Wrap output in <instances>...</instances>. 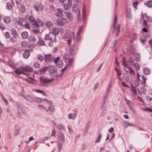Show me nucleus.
Returning a JSON list of instances; mask_svg holds the SVG:
<instances>
[{
    "label": "nucleus",
    "mask_w": 152,
    "mask_h": 152,
    "mask_svg": "<svg viewBox=\"0 0 152 152\" xmlns=\"http://www.w3.org/2000/svg\"><path fill=\"white\" fill-rule=\"evenodd\" d=\"M140 56L138 53H136L135 54V59L137 62L139 61L140 59Z\"/></svg>",
    "instance_id": "72a5a7b5"
},
{
    "label": "nucleus",
    "mask_w": 152,
    "mask_h": 152,
    "mask_svg": "<svg viewBox=\"0 0 152 152\" xmlns=\"http://www.w3.org/2000/svg\"><path fill=\"white\" fill-rule=\"evenodd\" d=\"M37 59L39 60L40 61H42L44 59L43 57L40 55H38Z\"/></svg>",
    "instance_id": "de8ad7c7"
},
{
    "label": "nucleus",
    "mask_w": 152,
    "mask_h": 152,
    "mask_svg": "<svg viewBox=\"0 0 152 152\" xmlns=\"http://www.w3.org/2000/svg\"><path fill=\"white\" fill-rule=\"evenodd\" d=\"M61 19L63 23V24L68 22V20L66 18H62Z\"/></svg>",
    "instance_id": "052dcab7"
},
{
    "label": "nucleus",
    "mask_w": 152,
    "mask_h": 152,
    "mask_svg": "<svg viewBox=\"0 0 152 152\" xmlns=\"http://www.w3.org/2000/svg\"><path fill=\"white\" fill-rule=\"evenodd\" d=\"M21 37L22 38L24 39H26L28 36V33L26 31L23 32L21 34Z\"/></svg>",
    "instance_id": "a211bd4d"
},
{
    "label": "nucleus",
    "mask_w": 152,
    "mask_h": 152,
    "mask_svg": "<svg viewBox=\"0 0 152 152\" xmlns=\"http://www.w3.org/2000/svg\"><path fill=\"white\" fill-rule=\"evenodd\" d=\"M21 46L24 47H25L27 45V43L25 41H23L21 43Z\"/></svg>",
    "instance_id": "0e129e2a"
},
{
    "label": "nucleus",
    "mask_w": 152,
    "mask_h": 152,
    "mask_svg": "<svg viewBox=\"0 0 152 152\" xmlns=\"http://www.w3.org/2000/svg\"><path fill=\"white\" fill-rule=\"evenodd\" d=\"M16 37H11L10 38V41L11 42L13 43H14L16 42Z\"/></svg>",
    "instance_id": "a18cd8bd"
},
{
    "label": "nucleus",
    "mask_w": 152,
    "mask_h": 152,
    "mask_svg": "<svg viewBox=\"0 0 152 152\" xmlns=\"http://www.w3.org/2000/svg\"><path fill=\"white\" fill-rule=\"evenodd\" d=\"M126 15L127 17H130L131 16V11L130 8H127L126 10Z\"/></svg>",
    "instance_id": "cd10ccee"
},
{
    "label": "nucleus",
    "mask_w": 152,
    "mask_h": 152,
    "mask_svg": "<svg viewBox=\"0 0 152 152\" xmlns=\"http://www.w3.org/2000/svg\"><path fill=\"white\" fill-rule=\"evenodd\" d=\"M12 8V7L10 3H7V4L6 8L8 10H10Z\"/></svg>",
    "instance_id": "603ef678"
},
{
    "label": "nucleus",
    "mask_w": 152,
    "mask_h": 152,
    "mask_svg": "<svg viewBox=\"0 0 152 152\" xmlns=\"http://www.w3.org/2000/svg\"><path fill=\"white\" fill-rule=\"evenodd\" d=\"M3 20L5 23H8L10 22L11 19L10 17L6 16L4 18Z\"/></svg>",
    "instance_id": "6ab92c4d"
},
{
    "label": "nucleus",
    "mask_w": 152,
    "mask_h": 152,
    "mask_svg": "<svg viewBox=\"0 0 152 152\" xmlns=\"http://www.w3.org/2000/svg\"><path fill=\"white\" fill-rule=\"evenodd\" d=\"M52 30L53 33V34L55 35H56V34H58L59 33V30L58 29L54 27L53 28Z\"/></svg>",
    "instance_id": "393cba45"
},
{
    "label": "nucleus",
    "mask_w": 152,
    "mask_h": 152,
    "mask_svg": "<svg viewBox=\"0 0 152 152\" xmlns=\"http://www.w3.org/2000/svg\"><path fill=\"white\" fill-rule=\"evenodd\" d=\"M56 23L57 25L59 26H63L64 25L63 23L62 22V19H58L56 20Z\"/></svg>",
    "instance_id": "58836bf2"
},
{
    "label": "nucleus",
    "mask_w": 152,
    "mask_h": 152,
    "mask_svg": "<svg viewBox=\"0 0 152 152\" xmlns=\"http://www.w3.org/2000/svg\"><path fill=\"white\" fill-rule=\"evenodd\" d=\"M34 91L37 93L42 94H43L44 92V91L40 90H35Z\"/></svg>",
    "instance_id": "bf43d9fd"
},
{
    "label": "nucleus",
    "mask_w": 152,
    "mask_h": 152,
    "mask_svg": "<svg viewBox=\"0 0 152 152\" xmlns=\"http://www.w3.org/2000/svg\"><path fill=\"white\" fill-rule=\"evenodd\" d=\"M33 66L35 68L38 69L40 67V65L39 62H35Z\"/></svg>",
    "instance_id": "ea45409f"
},
{
    "label": "nucleus",
    "mask_w": 152,
    "mask_h": 152,
    "mask_svg": "<svg viewBox=\"0 0 152 152\" xmlns=\"http://www.w3.org/2000/svg\"><path fill=\"white\" fill-rule=\"evenodd\" d=\"M74 61V59L72 57L71 58H69V59L67 61V63L69 65H70L72 64L73 63V62Z\"/></svg>",
    "instance_id": "473e14b6"
},
{
    "label": "nucleus",
    "mask_w": 152,
    "mask_h": 152,
    "mask_svg": "<svg viewBox=\"0 0 152 152\" xmlns=\"http://www.w3.org/2000/svg\"><path fill=\"white\" fill-rule=\"evenodd\" d=\"M82 27H80L78 29V30L77 33V36L78 37H79V34H80V32H81V31H82Z\"/></svg>",
    "instance_id": "338daca9"
},
{
    "label": "nucleus",
    "mask_w": 152,
    "mask_h": 152,
    "mask_svg": "<svg viewBox=\"0 0 152 152\" xmlns=\"http://www.w3.org/2000/svg\"><path fill=\"white\" fill-rule=\"evenodd\" d=\"M128 70V71H127L125 69V70L127 72H129L130 74H132L134 75H135V72L134 70L131 67L127 66V68Z\"/></svg>",
    "instance_id": "4468645a"
},
{
    "label": "nucleus",
    "mask_w": 152,
    "mask_h": 152,
    "mask_svg": "<svg viewBox=\"0 0 152 152\" xmlns=\"http://www.w3.org/2000/svg\"><path fill=\"white\" fill-rule=\"evenodd\" d=\"M129 123L126 121H124L122 123V125L125 128L129 126Z\"/></svg>",
    "instance_id": "79ce46f5"
},
{
    "label": "nucleus",
    "mask_w": 152,
    "mask_h": 152,
    "mask_svg": "<svg viewBox=\"0 0 152 152\" xmlns=\"http://www.w3.org/2000/svg\"><path fill=\"white\" fill-rule=\"evenodd\" d=\"M58 134L59 139L62 142H63L65 140V138L63 134L60 132H59Z\"/></svg>",
    "instance_id": "dca6fc26"
},
{
    "label": "nucleus",
    "mask_w": 152,
    "mask_h": 152,
    "mask_svg": "<svg viewBox=\"0 0 152 152\" xmlns=\"http://www.w3.org/2000/svg\"><path fill=\"white\" fill-rule=\"evenodd\" d=\"M44 39L45 40L53 41L56 39V36L53 34L52 33L50 32L48 34H45Z\"/></svg>",
    "instance_id": "f03ea898"
},
{
    "label": "nucleus",
    "mask_w": 152,
    "mask_h": 152,
    "mask_svg": "<svg viewBox=\"0 0 152 152\" xmlns=\"http://www.w3.org/2000/svg\"><path fill=\"white\" fill-rule=\"evenodd\" d=\"M144 15L146 18L147 21L149 23L151 22L152 20V18L148 16L147 14H145Z\"/></svg>",
    "instance_id": "a19ab883"
},
{
    "label": "nucleus",
    "mask_w": 152,
    "mask_h": 152,
    "mask_svg": "<svg viewBox=\"0 0 152 152\" xmlns=\"http://www.w3.org/2000/svg\"><path fill=\"white\" fill-rule=\"evenodd\" d=\"M29 20L30 23H32V25L33 26H34V22H36L34 17L33 16H30L29 18Z\"/></svg>",
    "instance_id": "c85d7f7f"
},
{
    "label": "nucleus",
    "mask_w": 152,
    "mask_h": 152,
    "mask_svg": "<svg viewBox=\"0 0 152 152\" xmlns=\"http://www.w3.org/2000/svg\"><path fill=\"white\" fill-rule=\"evenodd\" d=\"M69 58V55L68 53L66 54L63 56V59L66 62H67Z\"/></svg>",
    "instance_id": "aec40b11"
},
{
    "label": "nucleus",
    "mask_w": 152,
    "mask_h": 152,
    "mask_svg": "<svg viewBox=\"0 0 152 152\" xmlns=\"http://www.w3.org/2000/svg\"><path fill=\"white\" fill-rule=\"evenodd\" d=\"M137 76L138 80L140 81L142 84L145 83L146 79L143 76H140L139 73L137 74Z\"/></svg>",
    "instance_id": "423d86ee"
},
{
    "label": "nucleus",
    "mask_w": 152,
    "mask_h": 152,
    "mask_svg": "<svg viewBox=\"0 0 152 152\" xmlns=\"http://www.w3.org/2000/svg\"><path fill=\"white\" fill-rule=\"evenodd\" d=\"M38 44L39 45H45L44 42L43 40H39L38 42Z\"/></svg>",
    "instance_id": "49530a36"
},
{
    "label": "nucleus",
    "mask_w": 152,
    "mask_h": 152,
    "mask_svg": "<svg viewBox=\"0 0 152 152\" xmlns=\"http://www.w3.org/2000/svg\"><path fill=\"white\" fill-rule=\"evenodd\" d=\"M122 64L124 67L127 68V66H129L126 63L125 60V58H123V61L122 62Z\"/></svg>",
    "instance_id": "c03bdc74"
},
{
    "label": "nucleus",
    "mask_w": 152,
    "mask_h": 152,
    "mask_svg": "<svg viewBox=\"0 0 152 152\" xmlns=\"http://www.w3.org/2000/svg\"><path fill=\"white\" fill-rule=\"evenodd\" d=\"M39 79L41 82V83L40 84V85L41 86H44L45 84L52 82V80H49L42 77H40Z\"/></svg>",
    "instance_id": "20e7f679"
},
{
    "label": "nucleus",
    "mask_w": 152,
    "mask_h": 152,
    "mask_svg": "<svg viewBox=\"0 0 152 152\" xmlns=\"http://www.w3.org/2000/svg\"><path fill=\"white\" fill-rule=\"evenodd\" d=\"M75 48V46L74 45H72L70 48L69 49V53L70 55L71 56L74 55L75 54V53L74 52Z\"/></svg>",
    "instance_id": "f3484780"
},
{
    "label": "nucleus",
    "mask_w": 152,
    "mask_h": 152,
    "mask_svg": "<svg viewBox=\"0 0 152 152\" xmlns=\"http://www.w3.org/2000/svg\"><path fill=\"white\" fill-rule=\"evenodd\" d=\"M72 0H68L67 3L63 5L64 8L66 10H69V7H71L72 4Z\"/></svg>",
    "instance_id": "0eeeda50"
},
{
    "label": "nucleus",
    "mask_w": 152,
    "mask_h": 152,
    "mask_svg": "<svg viewBox=\"0 0 152 152\" xmlns=\"http://www.w3.org/2000/svg\"><path fill=\"white\" fill-rule=\"evenodd\" d=\"M138 91H139L140 94L142 93L145 94L146 92L145 88L144 86H143L140 89V91L139 90Z\"/></svg>",
    "instance_id": "5701e85b"
},
{
    "label": "nucleus",
    "mask_w": 152,
    "mask_h": 152,
    "mask_svg": "<svg viewBox=\"0 0 152 152\" xmlns=\"http://www.w3.org/2000/svg\"><path fill=\"white\" fill-rule=\"evenodd\" d=\"M42 100L40 98L38 97H35L34 98V102L41 103L42 102Z\"/></svg>",
    "instance_id": "4c0bfd02"
},
{
    "label": "nucleus",
    "mask_w": 152,
    "mask_h": 152,
    "mask_svg": "<svg viewBox=\"0 0 152 152\" xmlns=\"http://www.w3.org/2000/svg\"><path fill=\"white\" fill-rule=\"evenodd\" d=\"M130 50L131 53L132 54H134L135 53L134 49L133 47L131 46L130 47Z\"/></svg>",
    "instance_id": "864d4df0"
},
{
    "label": "nucleus",
    "mask_w": 152,
    "mask_h": 152,
    "mask_svg": "<svg viewBox=\"0 0 152 152\" xmlns=\"http://www.w3.org/2000/svg\"><path fill=\"white\" fill-rule=\"evenodd\" d=\"M137 36L136 34L134 33H132V38L131 41V42H132V41L134 40H135L137 38Z\"/></svg>",
    "instance_id": "37998d69"
},
{
    "label": "nucleus",
    "mask_w": 152,
    "mask_h": 152,
    "mask_svg": "<svg viewBox=\"0 0 152 152\" xmlns=\"http://www.w3.org/2000/svg\"><path fill=\"white\" fill-rule=\"evenodd\" d=\"M29 38V41L32 42H34L36 41L35 38L34 36H30Z\"/></svg>",
    "instance_id": "c9c22d12"
},
{
    "label": "nucleus",
    "mask_w": 152,
    "mask_h": 152,
    "mask_svg": "<svg viewBox=\"0 0 152 152\" xmlns=\"http://www.w3.org/2000/svg\"><path fill=\"white\" fill-rule=\"evenodd\" d=\"M64 14L66 17H67L71 21L72 20L73 16L71 12H64Z\"/></svg>",
    "instance_id": "f8f14e48"
},
{
    "label": "nucleus",
    "mask_w": 152,
    "mask_h": 152,
    "mask_svg": "<svg viewBox=\"0 0 152 152\" xmlns=\"http://www.w3.org/2000/svg\"><path fill=\"white\" fill-rule=\"evenodd\" d=\"M144 74L145 75H148L150 73V71L148 69L145 68L143 70Z\"/></svg>",
    "instance_id": "bb28decb"
},
{
    "label": "nucleus",
    "mask_w": 152,
    "mask_h": 152,
    "mask_svg": "<svg viewBox=\"0 0 152 152\" xmlns=\"http://www.w3.org/2000/svg\"><path fill=\"white\" fill-rule=\"evenodd\" d=\"M34 26L37 28H38L39 26H40L43 24V22L39 19H37V21L34 22Z\"/></svg>",
    "instance_id": "1a4fd4ad"
},
{
    "label": "nucleus",
    "mask_w": 152,
    "mask_h": 152,
    "mask_svg": "<svg viewBox=\"0 0 152 152\" xmlns=\"http://www.w3.org/2000/svg\"><path fill=\"white\" fill-rule=\"evenodd\" d=\"M145 4L149 7H152V1H149L146 2Z\"/></svg>",
    "instance_id": "2f4dec72"
},
{
    "label": "nucleus",
    "mask_w": 152,
    "mask_h": 152,
    "mask_svg": "<svg viewBox=\"0 0 152 152\" xmlns=\"http://www.w3.org/2000/svg\"><path fill=\"white\" fill-rule=\"evenodd\" d=\"M4 36L7 38H9L10 37V34L9 32H6L4 34Z\"/></svg>",
    "instance_id": "8fccbe9b"
},
{
    "label": "nucleus",
    "mask_w": 152,
    "mask_h": 152,
    "mask_svg": "<svg viewBox=\"0 0 152 152\" xmlns=\"http://www.w3.org/2000/svg\"><path fill=\"white\" fill-rule=\"evenodd\" d=\"M24 27L25 28L29 29L30 28V26L28 22H26L24 25Z\"/></svg>",
    "instance_id": "5fc2aeb1"
},
{
    "label": "nucleus",
    "mask_w": 152,
    "mask_h": 152,
    "mask_svg": "<svg viewBox=\"0 0 152 152\" xmlns=\"http://www.w3.org/2000/svg\"><path fill=\"white\" fill-rule=\"evenodd\" d=\"M133 67L134 69L137 71H138L140 69V66L138 64L136 63L134 64L133 65Z\"/></svg>",
    "instance_id": "b1692460"
},
{
    "label": "nucleus",
    "mask_w": 152,
    "mask_h": 152,
    "mask_svg": "<svg viewBox=\"0 0 152 152\" xmlns=\"http://www.w3.org/2000/svg\"><path fill=\"white\" fill-rule=\"evenodd\" d=\"M30 55V53L28 50H26L23 54V56L25 58H27Z\"/></svg>",
    "instance_id": "a878e982"
},
{
    "label": "nucleus",
    "mask_w": 152,
    "mask_h": 152,
    "mask_svg": "<svg viewBox=\"0 0 152 152\" xmlns=\"http://www.w3.org/2000/svg\"><path fill=\"white\" fill-rule=\"evenodd\" d=\"M44 58L46 62L48 61H51L53 59L52 55L50 54L45 55L44 56Z\"/></svg>",
    "instance_id": "6e6552de"
},
{
    "label": "nucleus",
    "mask_w": 152,
    "mask_h": 152,
    "mask_svg": "<svg viewBox=\"0 0 152 152\" xmlns=\"http://www.w3.org/2000/svg\"><path fill=\"white\" fill-rule=\"evenodd\" d=\"M57 128L59 129L62 130H64V128L62 125L60 124L57 127Z\"/></svg>",
    "instance_id": "6e6d98bb"
},
{
    "label": "nucleus",
    "mask_w": 152,
    "mask_h": 152,
    "mask_svg": "<svg viewBox=\"0 0 152 152\" xmlns=\"http://www.w3.org/2000/svg\"><path fill=\"white\" fill-rule=\"evenodd\" d=\"M17 108L18 110V113L20 116L25 115V112L23 106L20 104L17 105Z\"/></svg>",
    "instance_id": "7ed1b4c3"
},
{
    "label": "nucleus",
    "mask_w": 152,
    "mask_h": 152,
    "mask_svg": "<svg viewBox=\"0 0 152 152\" xmlns=\"http://www.w3.org/2000/svg\"><path fill=\"white\" fill-rule=\"evenodd\" d=\"M57 12L56 13V16L60 17H61L63 16L62 13L63 10L61 9H57Z\"/></svg>",
    "instance_id": "ddd939ff"
},
{
    "label": "nucleus",
    "mask_w": 152,
    "mask_h": 152,
    "mask_svg": "<svg viewBox=\"0 0 152 152\" xmlns=\"http://www.w3.org/2000/svg\"><path fill=\"white\" fill-rule=\"evenodd\" d=\"M11 33L14 37H17L18 36V33L16 30L15 29H12L11 30Z\"/></svg>",
    "instance_id": "4be33fe9"
},
{
    "label": "nucleus",
    "mask_w": 152,
    "mask_h": 152,
    "mask_svg": "<svg viewBox=\"0 0 152 152\" xmlns=\"http://www.w3.org/2000/svg\"><path fill=\"white\" fill-rule=\"evenodd\" d=\"M68 117L69 119L74 120L76 117V115L75 114L71 113L68 115Z\"/></svg>",
    "instance_id": "c756f323"
},
{
    "label": "nucleus",
    "mask_w": 152,
    "mask_h": 152,
    "mask_svg": "<svg viewBox=\"0 0 152 152\" xmlns=\"http://www.w3.org/2000/svg\"><path fill=\"white\" fill-rule=\"evenodd\" d=\"M133 4L134 8L135 9H137V6L138 4L137 2L136 1L133 2Z\"/></svg>",
    "instance_id": "680f3d73"
},
{
    "label": "nucleus",
    "mask_w": 152,
    "mask_h": 152,
    "mask_svg": "<svg viewBox=\"0 0 152 152\" xmlns=\"http://www.w3.org/2000/svg\"><path fill=\"white\" fill-rule=\"evenodd\" d=\"M33 32L35 34L39 33V31L37 29H34L33 30Z\"/></svg>",
    "instance_id": "13d9d810"
},
{
    "label": "nucleus",
    "mask_w": 152,
    "mask_h": 152,
    "mask_svg": "<svg viewBox=\"0 0 152 152\" xmlns=\"http://www.w3.org/2000/svg\"><path fill=\"white\" fill-rule=\"evenodd\" d=\"M24 72H32L33 71V69L31 67H30L28 66H25L24 67ZM28 74L27 73V75Z\"/></svg>",
    "instance_id": "9d476101"
},
{
    "label": "nucleus",
    "mask_w": 152,
    "mask_h": 152,
    "mask_svg": "<svg viewBox=\"0 0 152 152\" xmlns=\"http://www.w3.org/2000/svg\"><path fill=\"white\" fill-rule=\"evenodd\" d=\"M24 67L20 66L19 68H17L14 70V72L18 75H20L23 74L27 75V73L24 72Z\"/></svg>",
    "instance_id": "39448f33"
},
{
    "label": "nucleus",
    "mask_w": 152,
    "mask_h": 152,
    "mask_svg": "<svg viewBox=\"0 0 152 152\" xmlns=\"http://www.w3.org/2000/svg\"><path fill=\"white\" fill-rule=\"evenodd\" d=\"M56 68L55 66H50L49 68V71L51 73L56 72Z\"/></svg>",
    "instance_id": "2eb2a0df"
},
{
    "label": "nucleus",
    "mask_w": 152,
    "mask_h": 152,
    "mask_svg": "<svg viewBox=\"0 0 152 152\" xmlns=\"http://www.w3.org/2000/svg\"><path fill=\"white\" fill-rule=\"evenodd\" d=\"M70 32L68 31L67 33H66L65 34V37L66 38H69L70 37Z\"/></svg>",
    "instance_id": "e2e57ef3"
},
{
    "label": "nucleus",
    "mask_w": 152,
    "mask_h": 152,
    "mask_svg": "<svg viewBox=\"0 0 152 152\" xmlns=\"http://www.w3.org/2000/svg\"><path fill=\"white\" fill-rule=\"evenodd\" d=\"M127 62L129 63L131 65L133 66L134 64V61L131 57L129 58Z\"/></svg>",
    "instance_id": "f704fd0d"
},
{
    "label": "nucleus",
    "mask_w": 152,
    "mask_h": 152,
    "mask_svg": "<svg viewBox=\"0 0 152 152\" xmlns=\"http://www.w3.org/2000/svg\"><path fill=\"white\" fill-rule=\"evenodd\" d=\"M60 58L59 57H56V58H55L53 60V61L55 63V64L56 63L58 62V61H60L59 60Z\"/></svg>",
    "instance_id": "69168bd1"
},
{
    "label": "nucleus",
    "mask_w": 152,
    "mask_h": 152,
    "mask_svg": "<svg viewBox=\"0 0 152 152\" xmlns=\"http://www.w3.org/2000/svg\"><path fill=\"white\" fill-rule=\"evenodd\" d=\"M33 7L34 10L38 12L42 11L43 9V7L40 2H37L33 5Z\"/></svg>",
    "instance_id": "f257e3e1"
},
{
    "label": "nucleus",
    "mask_w": 152,
    "mask_h": 152,
    "mask_svg": "<svg viewBox=\"0 0 152 152\" xmlns=\"http://www.w3.org/2000/svg\"><path fill=\"white\" fill-rule=\"evenodd\" d=\"M53 25L52 23L50 21L47 22V26L48 27H50L52 26Z\"/></svg>",
    "instance_id": "774afa93"
},
{
    "label": "nucleus",
    "mask_w": 152,
    "mask_h": 152,
    "mask_svg": "<svg viewBox=\"0 0 152 152\" xmlns=\"http://www.w3.org/2000/svg\"><path fill=\"white\" fill-rule=\"evenodd\" d=\"M101 137H102V135L100 134L99 133V134L98 138L95 141V142L97 143V142H100V140L101 138Z\"/></svg>",
    "instance_id": "3c124183"
},
{
    "label": "nucleus",
    "mask_w": 152,
    "mask_h": 152,
    "mask_svg": "<svg viewBox=\"0 0 152 152\" xmlns=\"http://www.w3.org/2000/svg\"><path fill=\"white\" fill-rule=\"evenodd\" d=\"M49 110L51 112H53L54 111V107L53 105H50L48 107Z\"/></svg>",
    "instance_id": "09e8293b"
},
{
    "label": "nucleus",
    "mask_w": 152,
    "mask_h": 152,
    "mask_svg": "<svg viewBox=\"0 0 152 152\" xmlns=\"http://www.w3.org/2000/svg\"><path fill=\"white\" fill-rule=\"evenodd\" d=\"M26 10V9L24 6L22 5L20 8V10L22 12H24Z\"/></svg>",
    "instance_id": "4d7b16f0"
},
{
    "label": "nucleus",
    "mask_w": 152,
    "mask_h": 152,
    "mask_svg": "<svg viewBox=\"0 0 152 152\" xmlns=\"http://www.w3.org/2000/svg\"><path fill=\"white\" fill-rule=\"evenodd\" d=\"M23 97L28 102H34V98H33L30 95H25V96H23Z\"/></svg>",
    "instance_id": "9b49d317"
},
{
    "label": "nucleus",
    "mask_w": 152,
    "mask_h": 152,
    "mask_svg": "<svg viewBox=\"0 0 152 152\" xmlns=\"http://www.w3.org/2000/svg\"><path fill=\"white\" fill-rule=\"evenodd\" d=\"M59 68H61L63 65V61H60L55 64Z\"/></svg>",
    "instance_id": "412c9836"
},
{
    "label": "nucleus",
    "mask_w": 152,
    "mask_h": 152,
    "mask_svg": "<svg viewBox=\"0 0 152 152\" xmlns=\"http://www.w3.org/2000/svg\"><path fill=\"white\" fill-rule=\"evenodd\" d=\"M26 80L30 83L34 84L35 83V80L31 77H28V79Z\"/></svg>",
    "instance_id": "e433bc0d"
},
{
    "label": "nucleus",
    "mask_w": 152,
    "mask_h": 152,
    "mask_svg": "<svg viewBox=\"0 0 152 152\" xmlns=\"http://www.w3.org/2000/svg\"><path fill=\"white\" fill-rule=\"evenodd\" d=\"M78 7L77 4H74L73 6L72 10L75 12H77L78 10Z\"/></svg>",
    "instance_id": "7c9ffc66"
}]
</instances>
